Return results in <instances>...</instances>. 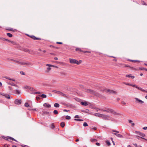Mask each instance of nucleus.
<instances>
[{"mask_svg":"<svg viewBox=\"0 0 147 147\" xmlns=\"http://www.w3.org/2000/svg\"><path fill=\"white\" fill-rule=\"evenodd\" d=\"M75 120L79 121H83V120L81 119H74Z\"/></svg>","mask_w":147,"mask_h":147,"instance_id":"nucleus-31","label":"nucleus"},{"mask_svg":"<svg viewBox=\"0 0 147 147\" xmlns=\"http://www.w3.org/2000/svg\"><path fill=\"white\" fill-rule=\"evenodd\" d=\"M40 92H35L34 93V94H40Z\"/></svg>","mask_w":147,"mask_h":147,"instance_id":"nucleus-54","label":"nucleus"},{"mask_svg":"<svg viewBox=\"0 0 147 147\" xmlns=\"http://www.w3.org/2000/svg\"><path fill=\"white\" fill-rule=\"evenodd\" d=\"M55 115H57L58 114V111L57 110H55L53 111Z\"/></svg>","mask_w":147,"mask_h":147,"instance_id":"nucleus-30","label":"nucleus"},{"mask_svg":"<svg viewBox=\"0 0 147 147\" xmlns=\"http://www.w3.org/2000/svg\"><path fill=\"white\" fill-rule=\"evenodd\" d=\"M131 76V74H129V75H126V77H127L128 78H130Z\"/></svg>","mask_w":147,"mask_h":147,"instance_id":"nucleus-40","label":"nucleus"},{"mask_svg":"<svg viewBox=\"0 0 147 147\" xmlns=\"http://www.w3.org/2000/svg\"><path fill=\"white\" fill-rule=\"evenodd\" d=\"M11 80H12V81H15V79H13V78H11Z\"/></svg>","mask_w":147,"mask_h":147,"instance_id":"nucleus-64","label":"nucleus"},{"mask_svg":"<svg viewBox=\"0 0 147 147\" xmlns=\"http://www.w3.org/2000/svg\"><path fill=\"white\" fill-rule=\"evenodd\" d=\"M85 91L88 93L93 94L96 96H99L100 95L97 92L91 89H85Z\"/></svg>","mask_w":147,"mask_h":147,"instance_id":"nucleus-2","label":"nucleus"},{"mask_svg":"<svg viewBox=\"0 0 147 147\" xmlns=\"http://www.w3.org/2000/svg\"><path fill=\"white\" fill-rule=\"evenodd\" d=\"M40 98L39 97L37 96L36 97V99L37 100H39Z\"/></svg>","mask_w":147,"mask_h":147,"instance_id":"nucleus-59","label":"nucleus"},{"mask_svg":"<svg viewBox=\"0 0 147 147\" xmlns=\"http://www.w3.org/2000/svg\"><path fill=\"white\" fill-rule=\"evenodd\" d=\"M7 36L9 37H11L12 36V35L10 33H7Z\"/></svg>","mask_w":147,"mask_h":147,"instance_id":"nucleus-26","label":"nucleus"},{"mask_svg":"<svg viewBox=\"0 0 147 147\" xmlns=\"http://www.w3.org/2000/svg\"><path fill=\"white\" fill-rule=\"evenodd\" d=\"M131 124L132 126H134L135 125V124L134 123L132 122V123H131Z\"/></svg>","mask_w":147,"mask_h":147,"instance_id":"nucleus-60","label":"nucleus"},{"mask_svg":"<svg viewBox=\"0 0 147 147\" xmlns=\"http://www.w3.org/2000/svg\"><path fill=\"white\" fill-rule=\"evenodd\" d=\"M99 109L100 110V111H103V112H105L107 113H110L114 115L119 114L117 113L113 109L107 107H105V109Z\"/></svg>","mask_w":147,"mask_h":147,"instance_id":"nucleus-1","label":"nucleus"},{"mask_svg":"<svg viewBox=\"0 0 147 147\" xmlns=\"http://www.w3.org/2000/svg\"><path fill=\"white\" fill-rule=\"evenodd\" d=\"M53 92L55 93H57L59 94H63V93L62 92L60 91H57L56 90H53Z\"/></svg>","mask_w":147,"mask_h":147,"instance_id":"nucleus-14","label":"nucleus"},{"mask_svg":"<svg viewBox=\"0 0 147 147\" xmlns=\"http://www.w3.org/2000/svg\"><path fill=\"white\" fill-rule=\"evenodd\" d=\"M105 91H107V92H109L111 94H115L117 93L116 91L109 89H106Z\"/></svg>","mask_w":147,"mask_h":147,"instance_id":"nucleus-8","label":"nucleus"},{"mask_svg":"<svg viewBox=\"0 0 147 147\" xmlns=\"http://www.w3.org/2000/svg\"><path fill=\"white\" fill-rule=\"evenodd\" d=\"M130 67L131 68V69H134V70H137V69H136V68H134L133 67Z\"/></svg>","mask_w":147,"mask_h":147,"instance_id":"nucleus-55","label":"nucleus"},{"mask_svg":"<svg viewBox=\"0 0 147 147\" xmlns=\"http://www.w3.org/2000/svg\"><path fill=\"white\" fill-rule=\"evenodd\" d=\"M138 133H139L138 134L140 136H141L142 137H145V135L144 134H143V133H141L140 132H138Z\"/></svg>","mask_w":147,"mask_h":147,"instance_id":"nucleus-17","label":"nucleus"},{"mask_svg":"<svg viewBox=\"0 0 147 147\" xmlns=\"http://www.w3.org/2000/svg\"><path fill=\"white\" fill-rule=\"evenodd\" d=\"M69 62L71 63H75L77 64V60L73 59L70 58L69 59Z\"/></svg>","mask_w":147,"mask_h":147,"instance_id":"nucleus-6","label":"nucleus"},{"mask_svg":"<svg viewBox=\"0 0 147 147\" xmlns=\"http://www.w3.org/2000/svg\"><path fill=\"white\" fill-rule=\"evenodd\" d=\"M96 144L98 146H100V144L98 142H96Z\"/></svg>","mask_w":147,"mask_h":147,"instance_id":"nucleus-46","label":"nucleus"},{"mask_svg":"<svg viewBox=\"0 0 147 147\" xmlns=\"http://www.w3.org/2000/svg\"><path fill=\"white\" fill-rule=\"evenodd\" d=\"M75 118H79V116L78 115H76L75 116Z\"/></svg>","mask_w":147,"mask_h":147,"instance_id":"nucleus-51","label":"nucleus"},{"mask_svg":"<svg viewBox=\"0 0 147 147\" xmlns=\"http://www.w3.org/2000/svg\"><path fill=\"white\" fill-rule=\"evenodd\" d=\"M71 119V117L68 115H67L66 116V119Z\"/></svg>","mask_w":147,"mask_h":147,"instance_id":"nucleus-32","label":"nucleus"},{"mask_svg":"<svg viewBox=\"0 0 147 147\" xmlns=\"http://www.w3.org/2000/svg\"><path fill=\"white\" fill-rule=\"evenodd\" d=\"M43 106L47 108H50L51 107V105L47 103H45L43 104Z\"/></svg>","mask_w":147,"mask_h":147,"instance_id":"nucleus-11","label":"nucleus"},{"mask_svg":"<svg viewBox=\"0 0 147 147\" xmlns=\"http://www.w3.org/2000/svg\"><path fill=\"white\" fill-rule=\"evenodd\" d=\"M143 129H144V130H146L147 129V127H144L143 128Z\"/></svg>","mask_w":147,"mask_h":147,"instance_id":"nucleus-53","label":"nucleus"},{"mask_svg":"<svg viewBox=\"0 0 147 147\" xmlns=\"http://www.w3.org/2000/svg\"><path fill=\"white\" fill-rule=\"evenodd\" d=\"M94 115L98 117H101L102 114L98 113H95Z\"/></svg>","mask_w":147,"mask_h":147,"instance_id":"nucleus-15","label":"nucleus"},{"mask_svg":"<svg viewBox=\"0 0 147 147\" xmlns=\"http://www.w3.org/2000/svg\"><path fill=\"white\" fill-rule=\"evenodd\" d=\"M46 65L47 66H49V67H52V66H53V65H51L49 64H47Z\"/></svg>","mask_w":147,"mask_h":147,"instance_id":"nucleus-42","label":"nucleus"},{"mask_svg":"<svg viewBox=\"0 0 147 147\" xmlns=\"http://www.w3.org/2000/svg\"><path fill=\"white\" fill-rule=\"evenodd\" d=\"M60 95H61L62 96H66V95L65 94H63H63H60Z\"/></svg>","mask_w":147,"mask_h":147,"instance_id":"nucleus-62","label":"nucleus"},{"mask_svg":"<svg viewBox=\"0 0 147 147\" xmlns=\"http://www.w3.org/2000/svg\"><path fill=\"white\" fill-rule=\"evenodd\" d=\"M81 104L82 105L84 106H87L88 105L87 102L85 101L84 102H81Z\"/></svg>","mask_w":147,"mask_h":147,"instance_id":"nucleus-10","label":"nucleus"},{"mask_svg":"<svg viewBox=\"0 0 147 147\" xmlns=\"http://www.w3.org/2000/svg\"><path fill=\"white\" fill-rule=\"evenodd\" d=\"M7 140H15V139L14 138H13L12 137H8V138H7Z\"/></svg>","mask_w":147,"mask_h":147,"instance_id":"nucleus-24","label":"nucleus"},{"mask_svg":"<svg viewBox=\"0 0 147 147\" xmlns=\"http://www.w3.org/2000/svg\"><path fill=\"white\" fill-rule=\"evenodd\" d=\"M1 95L4 96L5 97L8 99H11V97L10 96L6 94H5L4 93H1Z\"/></svg>","mask_w":147,"mask_h":147,"instance_id":"nucleus-5","label":"nucleus"},{"mask_svg":"<svg viewBox=\"0 0 147 147\" xmlns=\"http://www.w3.org/2000/svg\"><path fill=\"white\" fill-rule=\"evenodd\" d=\"M16 92V93L17 94H19L20 93V91L18 90H15Z\"/></svg>","mask_w":147,"mask_h":147,"instance_id":"nucleus-25","label":"nucleus"},{"mask_svg":"<svg viewBox=\"0 0 147 147\" xmlns=\"http://www.w3.org/2000/svg\"><path fill=\"white\" fill-rule=\"evenodd\" d=\"M59 105L58 103H55L54 104V106L55 107L58 108L59 107Z\"/></svg>","mask_w":147,"mask_h":147,"instance_id":"nucleus-19","label":"nucleus"},{"mask_svg":"<svg viewBox=\"0 0 147 147\" xmlns=\"http://www.w3.org/2000/svg\"><path fill=\"white\" fill-rule=\"evenodd\" d=\"M83 52L84 53H90V51H83Z\"/></svg>","mask_w":147,"mask_h":147,"instance_id":"nucleus-44","label":"nucleus"},{"mask_svg":"<svg viewBox=\"0 0 147 147\" xmlns=\"http://www.w3.org/2000/svg\"><path fill=\"white\" fill-rule=\"evenodd\" d=\"M133 144L134 146H135L136 147H138V146L136 144Z\"/></svg>","mask_w":147,"mask_h":147,"instance_id":"nucleus-56","label":"nucleus"},{"mask_svg":"<svg viewBox=\"0 0 147 147\" xmlns=\"http://www.w3.org/2000/svg\"><path fill=\"white\" fill-rule=\"evenodd\" d=\"M31 38L32 39H33L34 40H40L41 39L40 38H37L35 37L34 36H30Z\"/></svg>","mask_w":147,"mask_h":147,"instance_id":"nucleus-13","label":"nucleus"},{"mask_svg":"<svg viewBox=\"0 0 147 147\" xmlns=\"http://www.w3.org/2000/svg\"><path fill=\"white\" fill-rule=\"evenodd\" d=\"M141 91L144 92H146V93H147V90H144V89H142V88L141 89Z\"/></svg>","mask_w":147,"mask_h":147,"instance_id":"nucleus-38","label":"nucleus"},{"mask_svg":"<svg viewBox=\"0 0 147 147\" xmlns=\"http://www.w3.org/2000/svg\"><path fill=\"white\" fill-rule=\"evenodd\" d=\"M135 99L137 101H138V102H140V103H144V101H142V100H140V99H139L138 98H135Z\"/></svg>","mask_w":147,"mask_h":147,"instance_id":"nucleus-16","label":"nucleus"},{"mask_svg":"<svg viewBox=\"0 0 147 147\" xmlns=\"http://www.w3.org/2000/svg\"><path fill=\"white\" fill-rule=\"evenodd\" d=\"M114 134L118 137L120 138H122L123 137V136L122 135L118 134L117 133H115Z\"/></svg>","mask_w":147,"mask_h":147,"instance_id":"nucleus-12","label":"nucleus"},{"mask_svg":"<svg viewBox=\"0 0 147 147\" xmlns=\"http://www.w3.org/2000/svg\"><path fill=\"white\" fill-rule=\"evenodd\" d=\"M24 51L26 52H28V53H30V50L27 49H24Z\"/></svg>","mask_w":147,"mask_h":147,"instance_id":"nucleus-20","label":"nucleus"},{"mask_svg":"<svg viewBox=\"0 0 147 147\" xmlns=\"http://www.w3.org/2000/svg\"><path fill=\"white\" fill-rule=\"evenodd\" d=\"M21 74L22 75H25V73L23 72L22 71H21L20 72Z\"/></svg>","mask_w":147,"mask_h":147,"instance_id":"nucleus-37","label":"nucleus"},{"mask_svg":"<svg viewBox=\"0 0 147 147\" xmlns=\"http://www.w3.org/2000/svg\"><path fill=\"white\" fill-rule=\"evenodd\" d=\"M57 44H62V43L61 42H56Z\"/></svg>","mask_w":147,"mask_h":147,"instance_id":"nucleus-50","label":"nucleus"},{"mask_svg":"<svg viewBox=\"0 0 147 147\" xmlns=\"http://www.w3.org/2000/svg\"><path fill=\"white\" fill-rule=\"evenodd\" d=\"M4 40L5 41H7L8 42H11V41L9 40H8L7 39H5Z\"/></svg>","mask_w":147,"mask_h":147,"instance_id":"nucleus-52","label":"nucleus"},{"mask_svg":"<svg viewBox=\"0 0 147 147\" xmlns=\"http://www.w3.org/2000/svg\"><path fill=\"white\" fill-rule=\"evenodd\" d=\"M7 84H9V85H11V86H15L18 87V86L17 85H16V84H15L14 83L11 84L10 83H8Z\"/></svg>","mask_w":147,"mask_h":147,"instance_id":"nucleus-18","label":"nucleus"},{"mask_svg":"<svg viewBox=\"0 0 147 147\" xmlns=\"http://www.w3.org/2000/svg\"><path fill=\"white\" fill-rule=\"evenodd\" d=\"M41 96L43 98H46L47 97L46 95L45 94H42Z\"/></svg>","mask_w":147,"mask_h":147,"instance_id":"nucleus-33","label":"nucleus"},{"mask_svg":"<svg viewBox=\"0 0 147 147\" xmlns=\"http://www.w3.org/2000/svg\"><path fill=\"white\" fill-rule=\"evenodd\" d=\"M82 63V61H81V60H80L79 61H78L77 60V65H79V64H80V63Z\"/></svg>","mask_w":147,"mask_h":147,"instance_id":"nucleus-34","label":"nucleus"},{"mask_svg":"<svg viewBox=\"0 0 147 147\" xmlns=\"http://www.w3.org/2000/svg\"><path fill=\"white\" fill-rule=\"evenodd\" d=\"M121 103L123 105H125L126 104V103L124 101L122 102Z\"/></svg>","mask_w":147,"mask_h":147,"instance_id":"nucleus-49","label":"nucleus"},{"mask_svg":"<svg viewBox=\"0 0 147 147\" xmlns=\"http://www.w3.org/2000/svg\"><path fill=\"white\" fill-rule=\"evenodd\" d=\"M8 88L10 90H12V88L11 87L9 86L8 87Z\"/></svg>","mask_w":147,"mask_h":147,"instance_id":"nucleus-48","label":"nucleus"},{"mask_svg":"<svg viewBox=\"0 0 147 147\" xmlns=\"http://www.w3.org/2000/svg\"><path fill=\"white\" fill-rule=\"evenodd\" d=\"M60 95H61L62 96H66V95L65 94H63H63H60Z\"/></svg>","mask_w":147,"mask_h":147,"instance_id":"nucleus-63","label":"nucleus"},{"mask_svg":"<svg viewBox=\"0 0 147 147\" xmlns=\"http://www.w3.org/2000/svg\"><path fill=\"white\" fill-rule=\"evenodd\" d=\"M88 125V124L86 122H84L83 123V126L84 127L87 126Z\"/></svg>","mask_w":147,"mask_h":147,"instance_id":"nucleus-35","label":"nucleus"},{"mask_svg":"<svg viewBox=\"0 0 147 147\" xmlns=\"http://www.w3.org/2000/svg\"><path fill=\"white\" fill-rule=\"evenodd\" d=\"M102 118L105 120H110L109 118L110 117L109 116L106 115L104 114H102V115L101 116Z\"/></svg>","mask_w":147,"mask_h":147,"instance_id":"nucleus-4","label":"nucleus"},{"mask_svg":"<svg viewBox=\"0 0 147 147\" xmlns=\"http://www.w3.org/2000/svg\"><path fill=\"white\" fill-rule=\"evenodd\" d=\"M113 132H116V133H119V131H116V130H113Z\"/></svg>","mask_w":147,"mask_h":147,"instance_id":"nucleus-58","label":"nucleus"},{"mask_svg":"<svg viewBox=\"0 0 147 147\" xmlns=\"http://www.w3.org/2000/svg\"><path fill=\"white\" fill-rule=\"evenodd\" d=\"M76 51H82L81 49L79 48H76Z\"/></svg>","mask_w":147,"mask_h":147,"instance_id":"nucleus-43","label":"nucleus"},{"mask_svg":"<svg viewBox=\"0 0 147 147\" xmlns=\"http://www.w3.org/2000/svg\"><path fill=\"white\" fill-rule=\"evenodd\" d=\"M51 127L53 129L55 128V126L53 124H52L51 126Z\"/></svg>","mask_w":147,"mask_h":147,"instance_id":"nucleus-41","label":"nucleus"},{"mask_svg":"<svg viewBox=\"0 0 147 147\" xmlns=\"http://www.w3.org/2000/svg\"><path fill=\"white\" fill-rule=\"evenodd\" d=\"M10 42L13 45H15L16 43V42H15L12 41H11V42Z\"/></svg>","mask_w":147,"mask_h":147,"instance_id":"nucleus-47","label":"nucleus"},{"mask_svg":"<svg viewBox=\"0 0 147 147\" xmlns=\"http://www.w3.org/2000/svg\"><path fill=\"white\" fill-rule=\"evenodd\" d=\"M60 74L62 76H65L66 74V73L64 72H61Z\"/></svg>","mask_w":147,"mask_h":147,"instance_id":"nucleus-29","label":"nucleus"},{"mask_svg":"<svg viewBox=\"0 0 147 147\" xmlns=\"http://www.w3.org/2000/svg\"><path fill=\"white\" fill-rule=\"evenodd\" d=\"M65 123L64 122H61V126L62 127H63L65 126Z\"/></svg>","mask_w":147,"mask_h":147,"instance_id":"nucleus-21","label":"nucleus"},{"mask_svg":"<svg viewBox=\"0 0 147 147\" xmlns=\"http://www.w3.org/2000/svg\"><path fill=\"white\" fill-rule=\"evenodd\" d=\"M24 106L26 107H30L29 105L27 102H26L25 103Z\"/></svg>","mask_w":147,"mask_h":147,"instance_id":"nucleus-22","label":"nucleus"},{"mask_svg":"<svg viewBox=\"0 0 147 147\" xmlns=\"http://www.w3.org/2000/svg\"><path fill=\"white\" fill-rule=\"evenodd\" d=\"M129 61H132V62H136V61H138V60H129Z\"/></svg>","mask_w":147,"mask_h":147,"instance_id":"nucleus-45","label":"nucleus"},{"mask_svg":"<svg viewBox=\"0 0 147 147\" xmlns=\"http://www.w3.org/2000/svg\"><path fill=\"white\" fill-rule=\"evenodd\" d=\"M142 5H147L146 4V3H145V2L144 1H142Z\"/></svg>","mask_w":147,"mask_h":147,"instance_id":"nucleus-36","label":"nucleus"},{"mask_svg":"<svg viewBox=\"0 0 147 147\" xmlns=\"http://www.w3.org/2000/svg\"><path fill=\"white\" fill-rule=\"evenodd\" d=\"M47 70L46 71V73H48L49 71L51 70V68L49 67L47 68Z\"/></svg>","mask_w":147,"mask_h":147,"instance_id":"nucleus-28","label":"nucleus"},{"mask_svg":"<svg viewBox=\"0 0 147 147\" xmlns=\"http://www.w3.org/2000/svg\"><path fill=\"white\" fill-rule=\"evenodd\" d=\"M92 129H93L94 130H96V127H94L92 128Z\"/></svg>","mask_w":147,"mask_h":147,"instance_id":"nucleus-61","label":"nucleus"},{"mask_svg":"<svg viewBox=\"0 0 147 147\" xmlns=\"http://www.w3.org/2000/svg\"><path fill=\"white\" fill-rule=\"evenodd\" d=\"M130 86H131L133 87H135L138 89L139 90H141L142 89V88H141L140 87H138L135 84H130Z\"/></svg>","mask_w":147,"mask_h":147,"instance_id":"nucleus-9","label":"nucleus"},{"mask_svg":"<svg viewBox=\"0 0 147 147\" xmlns=\"http://www.w3.org/2000/svg\"><path fill=\"white\" fill-rule=\"evenodd\" d=\"M106 144H107V145L108 146H110L111 145V143H110V142H109V140H107L106 141Z\"/></svg>","mask_w":147,"mask_h":147,"instance_id":"nucleus-23","label":"nucleus"},{"mask_svg":"<svg viewBox=\"0 0 147 147\" xmlns=\"http://www.w3.org/2000/svg\"><path fill=\"white\" fill-rule=\"evenodd\" d=\"M10 60L13 61L14 62L20 64L21 65H31V63H25L24 62H21L15 60L13 59H10Z\"/></svg>","mask_w":147,"mask_h":147,"instance_id":"nucleus-3","label":"nucleus"},{"mask_svg":"<svg viewBox=\"0 0 147 147\" xmlns=\"http://www.w3.org/2000/svg\"><path fill=\"white\" fill-rule=\"evenodd\" d=\"M129 122L130 123H132V121L131 120H129Z\"/></svg>","mask_w":147,"mask_h":147,"instance_id":"nucleus-57","label":"nucleus"},{"mask_svg":"<svg viewBox=\"0 0 147 147\" xmlns=\"http://www.w3.org/2000/svg\"><path fill=\"white\" fill-rule=\"evenodd\" d=\"M21 100L16 99L14 101V103L15 104L19 105H20L21 103Z\"/></svg>","mask_w":147,"mask_h":147,"instance_id":"nucleus-7","label":"nucleus"},{"mask_svg":"<svg viewBox=\"0 0 147 147\" xmlns=\"http://www.w3.org/2000/svg\"><path fill=\"white\" fill-rule=\"evenodd\" d=\"M139 69H140L142 70H145V69H146L144 67H140L139 68Z\"/></svg>","mask_w":147,"mask_h":147,"instance_id":"nucleus-39","label":"nucleus"},{"mask_svg":"<svg viewBox=\"0 0 147 147\" xmlns=\"http://www.w3.org/2000/svg\"><path fill=\"white\" fill-rule=\"evenodd\" d=\"M90 141L92 142H95L97 141V140L95 139H90Z\"/></svg>","mask_w":147,"mask_h":147,"instance_id":"nucleus-27","label":"nucleus"}]
</instances>
